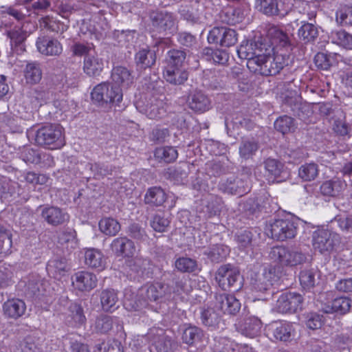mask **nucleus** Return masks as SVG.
Here are the masks:
<instances>
[{
  "mask_svg": "<svg viewBox=\"0 0 352 352\" xmlns=\"http://www.w3.org/2000/svg\"><path fill=\"white\" fill-rule=\"evenodd\" d=\"M343 184L340 180L326 181L320 186L321 193L326 196H336L342 190Z\"/></svg>",
  "mask_w": 352,
  "mask_h": 352,
  "instance_id": "53",
  "label": "nucleus"
},
{
  "mask_svg": "<svg viewBox=\"0 0 352 352\" xmlns=\"http://www.w3.org/2000/svg\"><path fill=\"white\" fill-rule=\"evenodd\" d=\"M318 277V272L316 270H304L300 273L299 280L304 289H309L315 286Z\"/></svg>",
  "mask_w": 352,
  "mask_h": 352,
  "instance_id": "44",
  "label": "nucleus"
},
{
  "mask_svg": "<svg viewBox=\"0 0 352 352\" xmlns=\"http://www.w3.org/2000/svg\"><path fill=\"white\" fill-rule=\"evenodd\" d=\"M140 296H144L145 300L133 302L125 296L124 306L131 310H138L144 305L146 300L161 302L170 298L169 287L162 283L148 284L139 290Z\"/></svg>",
  "mask_w": 352,
  "mask_h": 352,
  "instance_id": "2",
  "label": "nucleus"
},
{
  "mask_svg": "<svg viewBox=\"0 0 352 352\" xmlns=\"http://www.w3.org/2000/svg\"><path fill=\"white\" fill-rule=\"evenodd\" d=\"M318 175V167L314 163L302 165L298 170V175L304 181H312L316 178Z\"/></svg>",
  "mask_w": 352,
  "mask_h": 352,
  "instance_id": "54",
  "label": "nucleus"
},
{
  "mask_svg": "<svg viewBox=\"0 0 352 352\" xmlns=\"http://www.w3.org/2000/svg\"><path fill=\"white\" fill-rule=\"evenodd\" d=\"M91 98L97 102H117L122 100V89L109 82L96 85L91 91Z\"/></svg>",
  "mask_w": 352,
  "mask_h": 352,
  "instance_id": "6",
  "label": "nucleus"
},
{
  "mask_svg": "<svg viewBox=\"0 0 352 352\" xmlns=\"http://www.w3.org/2000/svg\"><path fill=\"white\" fill-rule=\"evenodd\" d=\"M351 300L345 296H340L336 298L331 302V305L325 304L322 307L324 312L329 314L332 312H338L340 314H345L350 309L351 307Z\"/></svg>",
  "mask_w": 352,
  "mask_h": 352,
  "instance_id": "33",
  "label": "nucleus"
},
{
  "mask_svg": "<svg viewBox=\"0 0 352 352\" xmlns=\"http://www.w3.org/2000/svg\"><path fill=\"white\" fill-rule=\"evenodd\" d=\"M118 297L114 289H104L100 294V303L105 311H113L118 307Z\"/></svg>",
  "mask_w": 352,
  "mask_h": 352,
  "instance_id": "35",
  "label": "nucleus"
},
{
  "mask_svg": "<svg viewBox=\"0 0 352 352\" xmlns=\"http://www.w3.org/2000/svg\"><path fill=\"white\" fill-rule=\"evenodd\" d=\"M111 250L118 257H132L136 252L134 243L127 237H118L110 245Z\"/></svg>",
  "mask_w": 352,
  "mask_h": 352,
  "instance_id": "18",
  "label": "nucleus"
},
{
  "mask_svg": "<svg viewBox=\"0 0 352 352\" xmlns=\"http://www.w3.org/2000/svg\"><path fill=\"white\" fill-rule=\"evenodd\" d=\"M261 328L262 322L261 320L255 316L246 318L239 327L241 334L249 338L257 336L260 333Z\"/></svg>",
  "mask_w": 352,
  "mask_h": 352,
  "instance_id": "28",
  "label": "nucleus"
},
{
  "mask_svg": "<svg viewBox=\"0 0 352 352\" xmlns=\"http://www.w3.org/2000/svg\"><path fill=\"white\" fill-rule=\"evenodd\" d=\"M214 352H237L239 346L226 337H215L212 344Z\"/></svg>",
  "mask_w": 352,
  "mask_h": 352,
  "instance_id": "41",
  "label": "nucleus"
},
{
  "mask_svg": "<svg viewBox=\"0 0 352 352\" xmlns=\"http://www.w3.org/2000/svg\"><path fill=\"white\" fill-rule=\"evenodd\" d=\"M336 19L342 25H352V6L340 7L336 12Z\"/></svg>",
  "mask_w": 352,
  "mask_h": 352,
  "instance_id": "57",
  "label": "nucleus"
},
{
  "mask_svg": "<svg viewBox=\"0 0 352 352\" xmlns=\"http://www.w3.org/2000/svg\"><path fill=\"white\" fill-rule=\"evenodd\" d=\"M46 270L50 276L60 279L69 270V267L65 258L54 257L48 261Z\"/></svg>",
  "mask_w": 352,
  "mask_h": 352,
  "instance_id": "25",
  "label": "nucleus"
},
{
  "mask_svg": "<svg viewBox=\"0 0 352 352\" xmlns=\"http://www.w3.org/2000/svg\"><path fill=\"white\" fill-rule=\"evenodd\" d=\"M7 34L12 43L19 45L20 48L24 50V47L21 45V44L26 38L27 36L25 32L18 27L8 31Z\"/></svg>",
  "mask_w": 352,
  "mask_h": 352,
  "instance_id": "63",
  "label": "nucleus"
},
{
  "mask_svg": "<svg viewBox=\"0 0 352 352\" xmlns=\"http://www.w3.org/2000/svg\"><path fill=\"white\" fill-rule=\"evenodd\" d=\"M35 142L51 149L60 148L65 145L64 129L58 124L43 126L37 130Z\"/></svg>",
  "mask_w": 352,
  "mask_h": 352,
  "instance_id": "3",
  "label": "nucleus"
},
{
  "mask_svg": "<svg viewBox=\"0 0 352 352\" xmlns=\"http://www.w3.org/2000/svg\"><path fill=\"white\" fill-rule=\"evenodd\" d=\"M181 12L184 19L192 24L206 23L207 17L204 13V8L198 1L192 3L190 6L182 9Z\"/></svg>",
  "mask_w": 352,
  "mask_h": 352,
  "instance_id": "19",
  "label": "nucleus"
},
{
  "mask_svg": "<svg viewBox=\"0 0 352 352\" xmlns=\"http://www.w3.org/2000/svg\"><path fill=\"white\" fill-rule=\"evenodd\" d=\"M202 336L201 330L195 326L186 327L182 333V340L184 342L188 344H192L196 341L199 340Z\"/></svg>",
  "mask_w": 352,
  "mask_h": 352,
  "instance_id": "59",
  "label": "nucleus"
},
{
  "mask_svg": "<svg viewBox=\"0 0 352 352\" xmlns=\"http://www.w3.org/2000/svg\"><path fill=\"white\" fill-rule=\"evenodd\" d=\"M12 246L11 234L0 225V254L6 253Z\"/></svg>",
  "mask_w": 352,
  "mask_h": 352,
  "instance_id": "62",
  "label": "nucleus"
},
{
  "mask_svg": "<svg viewBox=\"0 0 352 352\" xmlns=\"http://www.w3.org/2000/svg\"><path fill=\"white\" fill-rule=\"evenodd\" d=\"M111 78L113 85L121 89L129 87L134 80L131 71L122 66H116L113 68Z\"/></svg>",
  "mask_w": 352,
  "mask_h": 352,
  "instance_id": "22",
  "label": "nucleus"
},
{
  "mask_svg": "<svg viewBox=\"0 0 352 352\" xmlns=\"http://www.w3.org/2000/svg\"><path fill=\"white\" fill-rule=\"evenodd\" d=\"M305 322L307 328L312 330L318 329L322 325V316L317 313H308L305 315Z\"/></svg>",
  "mask_w": 352,
  "mask_h": 352,
  "instance_id": "64",
  "label": "nucleus"
},
{
  "mask_svg": "<svg viewBox=\"0 0 352 352\" xmlns=\"http://www.w3.org/2000/svg\"><path fill=\"white\" fill-rule=\"evenodd\" d=\"M154 155L160 162L170 163L177 158L178 153L173 146H162L155 149Z\"/></svg>",
  "mask_w": 352,
  "mask_h": 352,
  "instance_id": "42",
  "label": "nucleus"
},
{
  "mask_svg": "<svg viewBox=\"0 0 352 352\" xmlns=\"http://www.w3.org/2000/svg\"><path fill=\"white\" fill-rule=\"evenodd\" d=\"M266 332L271 339L281 342L291 341L296 336L294 324L287 322H273L267 327Z\"/></svg>",
  "mask_w": 352,
  "mask_h": 352,
  "instance_id": "10",
  "label": "nucleus"
},
{
  "mask_svg": "<svg viewBox=\"0 0 352 352\" xmlns=\"http://www.w3.org/2000/svg\"><path fill=\"white\" fill-rule=\"evenodd\" d=\"M330 38L332 43L346 49H352V34L345 30H333L331 32Z\"/></svg>",
  "mask_w": 352,
  "mask_h": 352,
  "instance_id": "43",
  "label": "nucleus"
},
{
  "mask_svg": "<svg viewBox=\"0 0 352 352\" xmlns=\"http://www.w3.org/2000/svg\"><path fill=\"white\" fill-rule=\"evenodd\" d=\"M106 258L102 252L96 248L87 249L85 252V264L98 271H102L107 265Z\"/></svg>",
  "mask_w": 352,
  "mask_h": 352,
  "instance_id": "24",
  "label": "nucleus"
},
{
  "mask_svg": "<svg viewBox=\"0 0 352 352\" xmlns=\"http://www.w3.org/2000/svg\"><path fill=\"white\" fill-rule=\"evenodd\" d=\"M73 288L79 292H90L97 286L98 278L95 274L88 271H79L72 277Z\"/></svg>",
  "mask_w": 352,
  "mask_h": 352,
  "instance_id": "14",
  "label": "nucleus"
},
{
  "mask_svg": "<svg viewBox=\"0 0 352 352\" xmlns=\"http://www.w3.org/2000/svg\"><path fill=\"white\" fill-rule=\"evenodd\" d=\"M175 265L177 270L182 272H192L197 268L196 261L187 257L179 258Z\"/></svg>",
  "mask_w": 352,
  "mask_h": 352,
  "instance_id": "60",
  "label": "nucleus"
},
{
  "mask_svg": "<svg viewBox=\"0 0 352 352\" xmlns=\"http://www.w3.org/2000/svg\"><path fill=\"white\" fill-rule=\"evenodd\" d=\"M267 235L278 241L294 238L297 233L296 223L289 219H278L270 221L266 228Z\"/></svg>",
  "mask_w": 352,
  "mask_h": 352,
  "instance_id": "5",
  "label": "nucleus"
},
{
  "mask_svg": "<svg viewBox=\"0 0 352 352\" xmlns=\"http://www.w3.org/2000/svg\"><path fill=\"white\" fill-rule=\"evenodd\" d=\"M298 37L305 43L314 41L318 35V28L312 23H305L298 29Z\"/></svg>",
  "mask_w": 352,
  "mask_h": 352,
  "instance_id": "47",
  "label": "nucleus"
},
{
  "mask_svg": "<svg viewBox=\"0 0 352 352\" xmlns=\"http://www.w3.org/2000/svg\"><path fill=\"white\" fill-rule=\"evenodd\" d=\"M274 128L283 134H285L294 131L296 124L292 118L284 116L276 119L274 122Z\"/></svg>",
  "mask_w": 352,
  "mask_h": 352,
  "instance_id": "51",
  "label": "nucleus"
},
{
  "mask_svg": "<svg viewBox=\"0 0 352 352\" xmlns=\"http://www.w3.org/2000/svg\"><path fill=\"white\" fill-rule=\"evenodd\" d=\"M0 16L2 19V22L4 23L6 25H7L6 19L10 16L12 17L16 21H21L25 17V14L14 6L2 8V10L0 11Z\"/></svg>",
  "mask_w": 352,
  "mask_h": 352,
  "instance_id": "56",
  "label": "nucleus"
},
{
  "mask_svg": "<svg viewBox=\"0 0 352 352\" xmlns=\"http://www.w3.org/2000/svg\"><path fill=\"white\" fill-rule=\"evenodd\" d=\"M190 108L197 112H204L210 107L209 99L201 91H195L188 98Z\"/></svg>",
  "mask_w": 352,
  "mask_h": 352,
  "instance_id": "31",
  "label": "nucleus"
},
{
  "mask_svg": "<svg viewBox=\"0 0 352 352\" xmlns=\"http://www.w3.org/2000/svg\"><path fill=\"white\" fill-rule=\"evenodd\" d=\"M40 23L42 27L54 32L63 34L67 30V25L50 16L42 18Z\"/></svg>",
  "mask_w": 352,
  "mask_h": 352,
  "instance_id": "52",
  "label": "nucleus"
},
{
  "mask_svg": "<svg viewBox=\"0 0 352 352\" xmlns=\"http://www.w3.org/2000/svg\"><path fill=\"white\" fill-rule=\"evenodd\" d=\"M214 307L220 312L235 314L241 308V303L235 296L227 294L215 296Z\"/></svg>",
  "mask_w": 352,
  "mask_h": 352,
  "instance_id": "16",
  "label": "nucleus"
},
{
  "mask_svg": "<svg viewBox=\"0 0 352 352\" xmlns=\"http://www.w3.org/2000/svg\"><path fill=\"white\" fill-rule=\"evenodd\" d=\"M221 188L226 192L231 195H242L249 190V183L243 178L235 179L231 177L226 181H222Z\"/></svg>",
  "mask_w": 352,
  "mask_h": 352,
  "instance_id": "23",
  "label": "nucleus"
},
{
  "mask_svg": "<svg viewBox=\"0 0 352 352\" xmlns=\"http://www.w3.org/2000/svg\"><path fill=\"white\" fill-rule=\"evenodd\" d=\"M215 279L223 290H228L232 287L236 289L241 287L239 270L230 264L221 266L217 272Z\"/></svg>",
  "mask_w": 352,
  "mask_h": 352,
  "instance_id": "7",
  "label": "nucleus"
},
{
  "mask_svg": "<svg viewBox=\"0 0 352 352\" xmlns=\"http://www.w3.org/2000/svg\"><path fill=\"white\" fill-rule=\"evenodd\" d=\"M176 344L168 336L162 334L155 336L149 346L151 352H173Z\"/></svg>",
  "mask_w": 352,
  "mask_h": 352,
  "instance_id": "29",
  "label": "nucleus"
},
{
  "mask_svg": "<svg viewBox=\"0 0 352 352\" xmlns=\"http://www.w3.org/2000/svg\"><path fill=\"white\" fill-rule=\"evenodd\" d=\"M24 74L26 81L31 84L38 82L42 77L39 64L36 62L28 63L26 65Z\"/></svg>",
  "mask_w": 352,
  "mask_h": 352,
  "instance_id": "48",
  "label": "nucleus"
},
{
  "mask_svg": "<svg viewBox=\"0 0 352 352\" xmlns=\"http://www.w3.org/2000/svg\"><path fill=\"white\" fill-rule=\"evenodd\" d=\"M113 318L110 316L100 314L98 316L91 327L94 331L99 333H107L113 327Z\"/></svg>",
  "mask_w": 352,
  "mask_h": 352,
  "instance_id": "46",
  "label": "nucleus"
},
{
  "mask_svg": "<svg viewBox=\"0 0 352 352\" xmlns=\"http://www.w3.org/2000/svg\"><path fill=\"white\" fill-rule=\"evenodd\" d=\"M290 25L285 32L277 26H270L266 39L247 42L240 45L237 54L241 58L247 60V67L250 72L263 76L276 75L285 67L292 65L294 56L283 49L290 44Z\"/></svg>",
  "mask_w": 352,
  "mask_h": 352,
  "instance_id": "1",
  "label": "nucleus"
},
{
  "mask_svg": "<svg viewBox=\"0 0 352 352\" xmlns=\"http://www.w3.org/2000/svg\"><path fill=\"white\" fill-rule=\"evenodd\" d=\"M258 149V144L254 140H243L239 146L240 156L244 159L252 157Z\"/></svg>",
  "mask_w": 352,
  "mask_h": 352,
  "instance_id": "50",
  "label": "nucleus"
},
{
  "mask_svg": "<svg viewBox=\"0 0 352 352\" xmlns=\"http://www.w3.org/2000/svg\"><path fill=\"white\" fill-rule=\"evenodd\" d=\"M166 104L162 100L151 98L146 103L137 102L136 107L139 111L150 119H159L162 118L166 112Z\"/></svg>",
  "mask_w": 352,
  "mask_h": 352,
  "instance_id": "13",
  "label": "nucleus"
},
{
  "mask_svg": "<svg viewBox=\"0 0 352 352\" xmlns=\"http://www.w3.org/2000/svg\"><path fill=\"white\" fill-rule=\"evenodd\" d=\"M265 168L266 170V177L269 182L278 181L283 171V165L282 163L274 159H267L265 162Z\"/></svg>",
  "mask_w": 352,
  "mask_h": 352,
  "instance_id": "38",
  "label": "nucleus"
},
{
  "mask_svg": "<svg viewBox=\"0 0 352 352\" xmlns=\"http://www.w3.org/2000/svg\"><path fill=\"white\" fill-rule=\"evenodd\" d=\"M166 199V195L164 190L157 186L148 188L144 196L145 203L154 206H162Z\"/></svg>",
  "mask_w": 352,
  "mask_h": 352,
  "instance_id": "36",
  "label": "nucleus"
},
{
  "mask_svg": "<svg viewBox=\"0 0 352 352\" xmlns=\"http://www.w3.org/2000/svg\"><path fill=\"white\" fill-rule=\"evenodd\" d=\"M21 158L26 163L40 164L43 167H49L54 165L53 157L47 153H41L38 150L25 147L21 153Z\"/></svg>",
  "mask_w": 352,
  "mask_h": 352,
  "instance_id": "15",
  "label": "nucleus"
},
{
  "mask_svg": "<svg viewBox=\"0 0 352 352\" xmlns=\"http://www.w3.org/2000/svg\"><path fill=\"white\" fill-rule=\"evenodd\" d=\"M36 45L38 51L45 56H57L63 52L62 44L57 39L52 37H38Z\"/></svg>",
  "mask_w": 352,
  "mask_h": 352,
  "instance_id": "17",
  "label": "nucleus"
},
{
  "mask_svg": "<svg viewBox=\"0 0 352 352\" xmlns=\"http://www.w3.org/2000/svg\"><path fill=\"white\" fill-rule=\"evenodd\" d=\"M201 320L204 324L210 327H216L219 322V314L213 308H207L201 311Z\"/></svg>",
  "mask_w": 352,
  "mask_h": 352,
  "instance_id": "55",
  "label": "nucleus"
},
{
  "mask_svg": "<svg viewBox=\"0 0 352 352\" xmlns=\"http://www.w3.org/2000/svg\"><path fill=\"white\" fill-rule=\"evenodd\" d=\"M272 274L271 272L265 269L263 274L259 275L253 283L255 289L261 292L267 290L272 285Z\"/></svg>",
  "mask_w": 352,
  "mask_h": 352,
  "instance_id": "58",
  "label": "nucleus"
},
{
  "mask_svg": "<svg viewBox=\"0 0 352 352\" xmlns=\"http://www.w3.org/2000/svg\"><path fill=\"white\" fill-rule=\"evenodd\" d=\"M129 267L131 272V276L134 274V278L148 277L150 274V261L146 258L136 257L129 261Z\"/></svg>",
  "mask_w": 352,
  "mask_h": 352,
  "instance_id": "27",
  "label": "nucleus"
},
{
  "mask_svg": "<svg viewBox=\"0 0 352 352\" xmlns=\"http://www.w3.org/2000/svg\"><path fill=\"white\" fill-rule=\"evenodd\" d=\"M186 54L184 51L178 50H171L168 51L166 67H182L183 63L186 59Z\"/></svg>",
  "mask_w": 352,
  "mask_h": 352,
  "instance_id": "49",
  "label": "nucleus"
},
{
  "mask_svg": "<svg viewBox=\"0 0 352 352\" xmlns=\"http://www.w3.org/2000/svg\"><path fill=\"white\" fill-rule=\"evenodd\" d=\"M230 253L228 246L222 244L213 245L204 252V254L212 262L219 263L223 261Z\"/></svg>",
  "mask_w": 352,
  "mask_h": 352,
  "instance_id": "40",
  "label": "nucleus"
},
{
  "mask_svg": "<svg viewBox=\"0 0 352 352\" xmlns=\"http://www.w3.org/2000/svg\"><path fill=\"white\" fill-rule=\"evenodd\" d=\"M149 17L154 31L173 33L176 30V19L170 12L153 10L151 12Z\"/></svg>",
  "mask_w": 352,
  "mask_h": 352,
  "instance_id": "8",
  "label": "nucleus"
},
{
  "mask_svg": "<svg viewBox=\"0 0 352 352\" xmlns=\"http://www.w3.org/2000/svg\"><path fill=\"white\" fill-rule=\"evenodd\" d=\"M223 206V203L221 197L210 195L204 201V212L208 217H212L219 214Z\"/></svg>",
  "mask_w": 352,
  "mask_h": 352,
  "instance_id": "37",
  "label": "nucleus"
},
{
  "mask_svg": "<svg viewBox=\"0 0 352 352\" xmlns=\"http://www.w3.org/2000/svg\"><path fill=\"white\" fill-rule=\"evenodd\" d=\"M3 309L6 316L16 319L23 315L26 309V306L25 302L21 300L11 299L4 302Z\"/></svg>",
  "mask_w": 352,
  "mask_h": 352,
  "instance_id": "30",
  "label": "nucleus"
},
{
  "mask_svg": "<svg viewBox=\"0 0 352 352\" xmlns=\"http://www.w3.org/2000/svg\"><path fill=\"white\" fill-rule=\"evenodd\" d=\"M245 16L244 10L240 8H229L222 11L220 14L222 21L231 25L242 22Z\"/></svg>",
  "mask_w": 352,
  "mask_h": 352,
  "instance_id": "39",
  "label": "nucleus"
},
{
  "mask_svg": "<svg viewBox=\"0 0 352 352\" xmlns=\"http://www.w3.org/2000/svg\"><path fill=\"white\" fill-rule=\"evenodd\" d=\"M303 298L297 293L282 294L276 300L274 309L279 313H294L302 309Z\"/></svg>",
  "mask_w": 352,
  "mask_h": 352,
  "instance_id": "11",
  "label": "nucleus"
},
{
  "mask_svg": "<svg viewBox=\"0 0 352 352\" xmlns=\"http://www.w3.org/2000/svg\"><path fill=\"white\" fill-rule=\"evenodd\" d=\"M163 76L166 82L174 85L184 84L188 78L187 71L182 67H165Z\"/></svg>",
  "mask_w": 352,
  "mask_h": 352,
  "instance_id": "26",
  "label": "nucleus"
},
{
  "mask_svg": "<svg viewBox=\"0 0 352 352\" xmlns=\"http://www.w3.org/2000/svg\"><path fill=\"white\" fill-rule=\"evenodd\" d=\"M270 256L272 259L284 266L294 267L305 262L306 256L295 248L275 246L272 248Z\"/></svg>",
  "mask_w": 352,
  "mask_h": 352,
  "instance_id": "4",
  "label": "nucleus"
},
{
  "mask_svg": "<svg viewBox=\"0 0 352 352\" xmlns=\"http://www.w3.org/2000/svg\"><path fill=\"white\" fill-rule=\"evenodd\" d=\"M257 9L263 14L272 16H284L286 12H284L278 4V0H256Z\"/></svg>",
  "mask_w": 352,
  "mask_h": 352,
  "instance_id": "34",
  "label": "nucleus"
},
{
  "mask_svg": "<svg viewBox=\"0 0 352 352\" xmlns=\"http://www.w3.org/2000/svg\"><path fill=\"white\" fill-rule=\"evenodd\" d=\"M104 65V60L94 53L84 57L82 71L89 77H96L100 75Z\"/></svg>",
  "mask_w": 352,
  "mask_h": 352,
  "instance_id": "21",
  "label": "nucleus"
},
{
  "mask_svg": "<svg viewBox=\"0 0 352 352\" xmlns=\"http://www.w3.org/2000/svg\"><path fill=\"white\" fill-rule=\"evenodd\" d=\"M90 168L94 173L95 177L98 179L111 175L113 170V168L111 165L104 163L91 164Z\"/></svg>",
  "mask_w": 352,
  "mask_h": 352,
  "instance_id": "61",
  "label": "nucleus"
},
{
  "mask_svg": "<svg viewBox=\"0 0 352 352\" xmlns=\"http://www.w3.org/2000/svg\"><path fill=\"white\" fill-rule=\"evenodd\" d=\"M340 242L339 234L329 230H320L314 232L313 246L320 253L331 251Z\"/></svg>",
  "mask_w": 352,
  "mask_h": 352,
  "instance_id": "9",
  "label": "nucleus"
},
{
  "mask_svg": "<svg viewBox=\"0 0 352 352\" xmlns=\"http://www.w3.org/2000/svg\"><path fill=\"white\" fill-rule=\"evenodd\" d=\"M42 218L50 225L57 226L69 221V216L62 209L55 207H45L41 211Z\"/></svg>",
  "mask_w": 352,
  "mask_h": 352,
  "instance_id": "20",
  "label": "nucleus"
},
{
  "mask_svg": "<svg viewBox=\"0 0 352 352\" xmlns=\"http://www.w3.org/2000/svg\"><path fill=\"white\" fill-rule=\"evenodd\" d=\"M135 64L138 68L146 69L151 67L155 63V53L148 48L140 50L135 56Z\"/></svg>",
  "mask_w": 352,
  "mask_h": 352,
  "instance_id": "32",
  "label": "nucleus"
},
{
  "mask_svg": "<svg viewBox=\"0 0 352 352\" xmlns=\"http://www.w3.org/2000/svg\"><path fill=\"white\" fill-rule=\"evenodd\" d=\"M99 229L106 235L115 236L120 230V225L117 220L110 217H105L99 221Z\"/></svg>",
  "mask_w": 352,
  "mask_h": 352,
  "instance_id": "45",
  "label": "nucleus"
},
{
  "mask_svg": "<svg viewBox=\"0 0 352 352\" xmlns=\"http://www.w3.org/2000/svg\"><path fill=\"white\" fill-rule=\"evenodd\" d=\"M237 34L235 30L226 27H215L208 35L210 43L219 44L221 47H230L237 42Z\"/></svg>",
  "mask_w": 352,
  "mask_h": 352,
  "instance_id": "12",
  "label": "nucleus"
}]
</instances>
